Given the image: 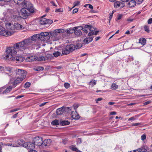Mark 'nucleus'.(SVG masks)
<instances>
[{
	"instance_id": "f257e3e1",
	"label": "nucleus",
	"mask_w": 152,
	"mask_h": 152,
	"mask_svg": "<svg viewBox=\"0 0 152 152\" xmlns=\"http://www.w3.org/2000/svg\"><path fill=\"white\" fill-rule=\"evenodd\" d=\"M33 45H35V44L34 43V41L31 37L16 43L14 46L16 51H23L26 49L31 48Z\"/></svg>"
},
{
	"instance_id": "f03ea898",
	"label": "nucleus",
	"mask_w": 152,
	"mask_h": 152,
	"mask_svg": "<svg viewBox=\"0 0 152 152\" xmlns=\"http://www.w3.org/2000/svg\"><path fill=\"white\" fill-rule=\"evenodd\" d=\"M24 8L20 10V13L21 17L23 18H26L30 15L31 13L34 12V10L32 9V4L29 2H24L22 4Z\"/></svg>"
},
{
	"instance_id": "7ed1b4c3",
	"label": "nucleus",
	"mask_w": 152,
	"mask_h": 152,
	"mask_svg": "<svg viewBox=\"0 0 152 152\" xmlns=\"http://www.w3.org/2000/svg\"><path fill=\"white\" fill-rule=\"evenodd\" d=\"M34 43L37 45V42L40 40L43 41H47L50 39V33L45 32L40 33V34H34L31 37Z\"/></svg>"
},
{
	"instance_id": "20e7f679",
	"label": "nucleus",
	"mask_w": 152,
	"mask_h": 152,
	"mask_svg": "<svg viewBox=\"0 0 152 152\" xmlns=\"http://www.w3.org/2000/svg\"><path fill=\"white\" fill-rule=\"evenodd\" d=\"M16 48L14 46V47H10L7 49L6 50L7 58L12 59L17 53L16 51Z\"/></svg>"
},
{
	"instance_id": "39448f33",
	"label": "nucleus",
	"mask_w": 152,
	"mask_h": 152,
	"mask_svg": "<svg viewBox=\"0 0 152 152\" xmlns=\"http://www.w3.org/2000/svg\"><path fill=\"white\" fill-rule=\"evenodd\" d=\"M20 142L21 143H20L19 145L20 146H23V147L27 148L28 149L32 150L34 148L35 145L34 142H24L23 140H20L18 141V143Z\"/></svg>"
},
{
	"instance_id": "423d86ee",
	"label": "nucleus",
	"mask_w": 152,
	"mask_h": 152,
	"mask_svg": "<svg viewBox=\"0 0 152 152\" xmlns=\"http://www.w3.org/2000/svg\"><path fill=\"white\" fill-rule=\"evenodd\" d=\"M64 30L63 29H56L54 31L50 32V38H54L56 40L58 39L60 33H63Z\"/></svg>"
},
{
	"instance_id": "0eeeda50",
	"label": "nucleus",
	"mask_w": 152,
	"mask_h": 152,
	"mask_svg": "<svg viewBox=\"0 0 152 152\" xmlns=\"http://www.w3.org/2000/svg\"><path fill=\"white\" fill-rule=\"evenodd\" d=\"M83 29V27L81 26H79L77 27H75L72 29L69 28L67 30V32L68 33L70 34L74 32L76 35H80L82 34L81 30Z\"/></svg>"
},
{
	"instance_id": "6e6552de",
	"label": "nucleus",
	"mask_w": 152,
	"mask_h": 152,
	"mask_svg": "<svg viewBox=\"0 0 152 152\" xmlns=\"http://www.w3.org/2000/svg\"><path fill=\"white\" fill-rule=\"evenodd\" d=\"M71 107H63L56 110V112L58 115H64L66 113L69 112L71 110Z\"/></svg>"
},
{
	"instance_id": "1a4fd4ad",
	"label": "nucleus",
	"mask_w": 152,
	"mask_h": 152,
	"mask_svg": "<svg viewBox=\"0 0 152 152\" xmlns=\"http://www.w3.org/2000/svg\"><path fill=\"white\" fill-rule=\"evenodd\" d=\"M75 50L74 45L71 44L67 45L62 50V54L66 55Z\"/></svg>"
},
{
	"instance_id": "9d476101",
	"label": "nucleus",
	"mask_w": 152,
	"mask_h": 152,
	"mask_svg": "<svg viewBox=\"0 0 152 152\" xmlns=\"http://www.w3.org/2000/svg\"><path fill=\"white\" fill-rule=\"evenodd\" d=\"M15 73L16 76L25 79L27 74V72L25 70L18 69H16L15 70Z\"/></svg>"
},
{
	"instance_id": "9b49d317",
	"label": "nucleus",
	"mask_w": 152,
	"mask_h": 152,
	"mask_svg": "<svg viewBox=\"0 0 152 152\" xmlns=\"http://www.w3.org/2000/svg\"><path fill=\"white\" fill-rule=\"evenodd\" d=\"M43 138L42 137L37 136L35 137L33 140L35 145L40 146L42 145L43 143Z\"/></svg>"
},
{
	"instance_id": "f8f14e48",
	"label": "nucleus",
	"mask_w": 152,
	"mask_h": 152,
	"mask_svg": "<svg viewBox=\"0 0 152 152\" xmlns=\"http://www.w3.org/2000/svg\"><path fill=\"white\" fill-rule=\"evenodd\" d=\"M53 23L51 20L43 18L39 21V24L41 25L51 24Z\"/></svg>"
},
{
	"instance_id": "ddd939ff",
	"label": "nucleus",
	"mask_w": 152,
	"mask_h": 152,
	"mask_svg": "<svg viewBox=\"0 0 152 152\" xmlns=\"http://www.w3.org/2000/svg\"><path fill=\"white\" fill-rule=\"evenodd\" d=\"M11 35L10 32L5 30L4 28L0 26V35L7 36H10Z\"/></svg>"
},
{
	"instance_id": "4468645a",
	"label": "nucleus",
	"mask_w": 152,
	"mask_h": 152,
	"mask_svg": "<svg viewBox=\"0 0 152 152\" xmlns=\"http://www.w3.org/2000/svg\"><path fill=\"white\" fill-rule=\"evenodd\" d=\"M86 27L88 28V30L90 31V32L88 34V35L89 36L92 35H96L99 32V31H95V28L92 27L91 26L87 25Z\"/></svg>"
},
{
	"instance_id": "2eb2a0df",
	"label": "nucleus",
	"mask_w": 152,
	"mask_h": 152,
	"mask_svg": "<svg viewBox=\"0 0 152 152\" xmlns=\"http://www.w3.org/2000/svg\"><path fill=\"white\" fill-rule=\"evenodd\" d=\"M24 79L25 78H22V77H19V76H18L15 79L14 81L13 82V84L15 86L18 84L21 83Z\"/></svg>"
},
{
	"instance_id": "dca6fc26",
	"label": "nucleus",
	"mask_w": 152,
	"mask_h": 152,
	"mask_svg": "<svg viewBox=\"0 0 152 152\" xmlns=\"http://www.w3.org/2000/svg\"><path fill=\"white\" fill-rule=\"evenodd\" d=\"M5 25L7 29L11 31L13 33L15 31H14V24L10 23H5Z\"/></svg>"
},
{
	"instance_id": "f3484780",
	"label": "nucleus",
	"mask_w": 152,
	"mask_h": 152,
	"mask_svg": "<svg viewBox=\"0 0 152 152\" xmlns=\"http://www.w3.org/2000/svg\"><path fill=\"white\" fill-rule=\"evenodd\" d=\"M11 60L14 61H16L17 62H21L23 61V57L20 56L15 55Z\"/></svg>"
},
{
	"instance_id": "a211bd4d",
	"label": "nucleus",
	"mask_w": 152,
	"mask_h": 152,
	"mask_svg": "<svg viewBox=\"0 0 152 152\" xmlns=\"http://www.w3.org/2000/svg\"><path fill=\"white\" fill-rule=\"evenodd\" d=\"M114 6L115 7L121 8L124 7V5L123 3L120 1H117L114 3Z\"/></svg>"
},
{
	"instance_id": "6ab92c4d",
	"label": "nucleus",
	"mask_w": 152,
	"mask_h": 152,
	"mask_svg": "<svg viewBox=\"0 0 152 152\" xmlns=\"http://www.w3.org/2000/svg\"><path fill=\"white\" fill-rule=\"evenodd\" d=\"M71 115V117L74 119H78L80 117L79 115L76 111L75 112L72 111Z\"/></svg>"
},
{
	"instance_id": "aec40b11",
	"label": "nucleus",
	"mask_w": 152,
	"mask_h": 152,
	"mask_svg": "<svg viewBox=\"0 0 152 152\" xmlns=\"http://www.w3.org/2000/svg\"><path fill=\"white\" fill-rule=\"evenodd\" d=\"M1 88H2V91L0 92V94L1 93L4 94H6L10 92V91L12 90V87L10 86L9 87H7L5 90L4 91V87H2Z\"/></svg>"
},
{
	"instance_id": "412c9836",
	"label": "nucleus",
	"mask_w": 152,
	"mask_h": 152,
	"mask_svg": "<svg viewBox=\"0 0 152 152\" xmlns=\"http://www.w3.org/2000/svg\"><path fill=\"white\" fill-rule=\"evenodd\" d=\"M51 140L50 139L45 140L44 141H43L42 145L45 146H49L51 144Z\"/></svg>"
},
{
	"instance_id": "4be33fe9",
	"label": "nucleus",
	"mask_w": 152,
	"mask_h": 152,
	"mask_svg": "<svg viewBox=\"0 0 152 152\" xmlns=\"http://www.w3.org/2000/svg\"><path fill=\"white\" fill-rule=\"evenodd\" d=\"M14 31L22 29L23 26L18 23H15L14 24Z\"/></svg>"
},
{
	"instance_id": "5701e85b",
	"label": "nucleus",
	"mask_w": 152,
	"mask_h": 152,
	"mask_svg": "<svg viewBox=\"0 0 152 152\" xmlns=\"http://www.w3.org/2000/svg\"><path fill=\"white\" fill-rule=\"evenodd\" d=\"M27 60L29 61H35L37 60V56H31L28 57Z\"/></svg>"
},
{
	"instance_id": "b1692460",
	"label": "nucleus",
	"mask_w": 152,
	"mask_h": 152,
	"mask_svg": "<svg viewBox=\"0 0 152 152\" xmlns=\"http://www.w3.org/2000/svg\"><path fill=\"white\" fill-rule=\"evenodd\" d=\"M146 42V39L145 38H141L139 39V42L143 45H145Z\"/></svg>"
},
{
	"instance_id": "393cba45",
	"label": "nucleus",
	"mask_w": 152,
	"mask_h": 152,
	"mask_svg": "<svg viewBox=\"0 0 152 152\" xmlns=\"http://www.w3.org/2000/svg\"><path fill=\"white\" fill-rule=\"evenodd\" d=\"M93 40V38L92 37H89L85 39L84 40V42L85 44H88Z\"/></svg>"
},
{
	"instance_id": "a878e982",
	"label": "nucleus",
	"mask_w": 152,
	"mask_h": 152,
	"mask_svg": "<svg viewBox=\"0 0 152 152\" xmlns=\"http://www.w3.org/2000/svg\"><path fill=\"white\" fill-rule=\"evenodd\" d=\"M136 4V1L133 0L130 1L128 3V5L130 7H134Z\"/></svg>"
},
{
	"instance_id": "bb28decb",
	"label": "nucleus",
	"mask_w": 152,
	"mask_h": 152,
	"mask_svg": "<svg viewBox=\"0 0 152 152\" xmlns=\"http://www.w3.org/2000/svg\"><path fill=\"white\" fill-rule=\"evenodd\" d=\"M15 3L18 4H21L22 6V4L24 2H28L25 1V0H13Z\"/></svg>"
},
{
	"instance_id": "cd10ccee",
	"label": "nucleus",
	"mask_w": 152,
	"mask_h": 152,
	"mask_svg": "<svg viewBox=\"0 0 152 152\" xmlns=\"http://www.w3.org/2000/svg\"><path fill=\"white\" fill-rule=\"evenodd\" d=\"M51 124L52 125H53V126H55V125H59V124H60V121H59L58 120L56 119V120L53 121L51 122Z\"/></svg>"
},
{
	"instance_id": "c85d7f7f",
	"label": "nucleus",
	"mask_w": 152,
	"mask_h": 152,
	"mask_svg": "<svg viewBox=\"0 0 152 152\" xmlns=\"http://www.w3.org/2000/svg\"><path fill=\"white\" fill-rule=\"evenodd\" d=\"M45 61L51 59L52 57V55L50 54H47L44 56Z\"/></svg>"
},
{
	"instance_id": "c756f323",
	"label": "nucleus",
	"mask_w": 152,
	"mask_h": 152,
	"mask_svg": "<svg viewBox=\"0 0 152 152\" xmlns=\"http://www.w3.org/2000/svg\"><path fill=\"white\" fill-rule=\"evenodd\" d=\"M70 124V122L66 121H60V124L62 126H64L69 125Z\"/></svg>"
},
{
	"instance_id": "7c9ffc66",
	"label": "nucleus",
	"mask_w": 152,
	"mask_h": 152,
	"mask_svg": "<svg viewBox=\"0 0 152 152\" xmlns=\"http://www.w3.org/2000/svg\"><path fill=\"white\" fill-rule=\"evenodd\" d=\"M118 86L115 83H113L111 86V89L113 90H115L118 89Z\"/></svg>"
},
{
	"instance_id": "2f4dec72",
	"label": "nucleus",
	"mask_w": 152,
	"mask_h": 152,
	"mask_svg": "<svg viewBox=\"0 0 152 152\" xmlns=\"http://www.w3.org/2000/svg\"><path fill=\"white\" fill-rule=\"evenodd\" d=\"M138 152H152V151L147 152L146 149L143 148H138Z\"/></svg>"
},
{
	"instance_id": "473e14b6",
	"label": "nucleus",
	"mask_w": 152,
	"mask_h": 152,
	"mask_svg": "<svg viewBox=\"0 0 152 152\" xmlns=\"http://www.w3.org/2000/svg\"><path fill=\"white\" fill-rule=\"evenodd\" d=\"M5 69L6 71H8L10 72H12V68L11 67L7 66L5 67Z\"/></svg>"
},
{
	"instance_id": "72a5a7b5",
	"label": "nucleus",
	"mask_w": 152,
	"mask_h": 152,
	"mask_svg": "<svg viewBox=\"0 0 152 152\" xmlns=\"http://www.w3.org/2000/svg\"><path fill=\"white\" fill-rule=\"evenodd\" d=\"M39 61H45L44 59V56H40L39 57H37V60Z\"/></svg>"
},
{
	"instance_id": "f704fd0d",
	"label": "nucleus",
	"mask_w": 152,
	"mask_h": 152,
	"mask_svg": "<svg viewBox=\"0 0 152 152\" xmlns=\"http://www.w3.org/2000/svg\"><path fill=\"white\" fill-rule=\"evenodd\" d=\"M81 44L78 43L75 46L74 45L75 50L81 48L82 46Z\"/></svg>"
},
{
	"instance_id": "c9c22d12",
	"label": "nucleus",
	"mask_w": 152,
	"mask_h": 152,
	"mask_svg": "<svg viewBox=\"0 0 152 152\" xmlns=\"http://www.w3.org/2000/svg\"><path fill=\"white\" fill-rule=\"evenodd\" d=\"M96 81L94 80H93L91 81H90L89 83V84L91 85L92 86H94V85H96Z\"/></svg>"
},
{
	"instance_id": "e433bc0d",
	"label": "nucleus",
	"mask_w": 152,
	"mask_h": 152,
	"mask_svg": "<svg viewBox=\"0 0 152 152\" xmlns=\"http://www.w3.org/2000/svg\"><path fill=\"white\" fill-rule=\"evenodd\" d=\"M61 54V53L59 51H57L55 53H53V54L55 57H57L60 56Z\"/></svg>"
},
{
	"instance_id": "4c0bfd02",
	"label": "nucleus",
	"mask_w": 152,
	"mask_h": 152,
	"mask_svg": "<svg viewBox=\"0 0 152 152\" xmlns=\"http://www.w3.org/2000/svg\"><path fill=\"white\" fill-rule=\"evenodd\" d=\"M31 85L30 83L28 82H26L24 85V87L25 88H27L30 87Z\"/></svg>"
},
{
	"instance_id": "58836bf2",
	"label": "nucleus",
	"mask_w": 152,
	"mask_h": 152,
	"mask_svg": "<svg viewBox=\"0 0 152 152\" xmlns=\"http://www.w3.org/2000/svg\"><path fill=\"white\" fill-rule=\"evenodd\" d=\"M44 69V68L42 67L38 66L37 67L36 69H35V70L37 71H42Z\"/></svg>"
},
{
	"instance_id": "ea45409f",
	"label": "nucleus",
	"mask_w": 152,
	"mask_h": 152,
	"mask_svg": "<svg viewBox=\"0 0 152 152\" xmlns=\"http://www.w3.org/2000/svg\"><path fill=\"white\" fill-rule=\"evenodd\" d=\"M144 28L145 31L148 33H149L150 32V30L148 26H144Z\"/></svg>"
},
{
	"instance_id": "a19ab883",
	"label": "nucleus",
	"mask_w": 152,
	"mask_h": 152,
	"mask_svg": "<svg viewBox=\"0 0 152 152\" xmlns=\"http://www.w3.org/2000/svg\"><path fill=\"white\" fill-rule=\"evenodd\" d=\"M87 25H86L85 27L84 28H83V30L84 31L85 33H87L88 31V28H86V26Z\"/></svg>"
},
{
	"instance_id": "79ce46f5",
	"label": "nucleus",
	"mask_w": 152,
	"mask_h": 152,
	"mask_svg": "<svg viewBox=\"0 0 152 152\" xmlns=\"http://www.w3.org/2000/svg\"><path fill=\"white\" fill-rule=\"evenodd\" d=\"M19 144H16L14 142H13L12 143H11V146L13 147H18L19 145H20Z\"/></svg>"
},
{
	"instance_id": "37998d69",
	"label": "nucleus",
	"mask_w": 152,
	"mask_h": 152,
	"mask_svg": "<svg viewBox=\"0 0 152 152\" xmlns=\"http://www.w3.org/2000/svg\"><path fill=\"white\" fill-rule=\"evenodd\" d=\"M64 86L66 88H68L70 87V84L68 83H66L64 84Z\"/></svg>"
},
{
	"instance_id": "c03bdc74",
	"label": "nucleus",
	"mask_w": 152,
	"mask_h": 152,
	"mask_svg": "<svg viewBox=\"0 0 152 152\" xmlns=\"http://www.w3.org/2000/svg\"><path fill=\"white\" fill-rule=\"evenodd\" d=\"M80 2L79 1H77L74 2L73 3L74 6L72 8L74 7H75L78 5L80 4Z\"/></svg>"
},
{
	"instance_id": "a18cd8bd",
	"label": "nucleus",
	"mask_w": 152,
	"mask_h": 152,
	"mask_svg": "<svg viewBox=\"0 0 152 152\" xmlns=\"http://www.w3.org/2000/svg\"><path fill=\"white\" fill-rule=\"evenodd\" d=\"M79 106V105L78 104H75L73 105L72 107H73L75 110H76Z\"/></svg>"
},
{
	"instance_id": "49530a36",
	"label": "nucleus",
	"mask_w": 152,
	"mask_h": 152,
	"mask_svg": "<svg viewBox=\"0 0 152 152\" xmlns=\"http://www.w3.org/2000/svg\"><path fill=\"white\" fill-rule=\"evenodd\" d=\"M141 139L142 140H144L146 139V136L145 134H143L141 136Z\"/></svg>"
},
{
	"instance_id": "de8ad7c7",
	"label": "nucleus",
	"mask_w": 152,
	"mask_h": 152,
	"mask_svg": "<svg viewBox=\"0 0 152 152\" xmlns=\"http://www.w3.org/2000/svg\"><path fill=\"white\" fill-rule=\"evenodd\" d=\"M55 12H63V10L61 9H56Z\"/></svg>"
},
{
	"instance_id": "09e8293b",
	"label": "nucleus",
	"mask_w": 152,
	"mask_h": 152,
	"mask_svg": "<svg viewBox=\"0 0 152 152\" xmlns=\"http://www.w3.org/2000/svg\"><path fill=\"white\" fill-rule=\"evenodd\" d=\"M141 124V123H133L132 124V126H138L139 125H140Z\"/></svg>"
},
{
	"instance_id": "8fccbe9b",
	"label": "nucleus",
	"mask_w": 152,
	"mask_h": 152,
	"mask_svg": "<svg viewBox=\"0 0 152 152\" xmlns=\"http://www.w3.org/2000/svg\"><path fill=\"white\" fill-rule=\"evenodd\" d=\"M136 119V118L134 117H132L131 118H129L128 121H134Z\"/></svg>"
},
{
	"instance_id": "3c124183",
	"label": "nucleus",
	"mask_w": 152,
	"mask_h": 152,
	"mask_svg": "<svg viewBox=\"0 0 152 152\" xmlns=\"http://www.w3.org/2000/svg\"><path fill=\"white\" fill-rule=\"evenodd\" d=\"M148 23L149 24L152 23V18H150L148 20Z\"/></svg>"
},
{
	"instance_id": "603ef678",
	"label": "nucleus",
	"mask_w": 152,
	"mask_h": 152,
	"mask_svg": "<svg viewBox=\"0 0 152 152\" xmlns=\"http://www.w3.org/2000/svg\"><path fill=\"white\" fill-rule=\"evenodd\" d=\"M122 15H118L117 17V20H119L122 18Z\"/></svg>"
},
{
	"instance_id": "864d4df0",
	"label": "nucleus",
	"mask_w": 152,
	"mask_h": 152,
	"mask_svg": "<svg viewBox=\"0 0 152 152\" xmlns=\"http://www.w3.org/2000/svg\"><path fill=\"white\" fill-rule=\"evenodd\" d=\"M78 10L77 9H74L73 10V13H76L78 12Z\"/></svg>"
},
{
	"instance_id": "5fc2aeb1",
	"label": "nucleus",
	"mask_w": 152,
	"mask_h": 152,
	"mask_svg": "<svg viewBox=\"0 0 152 152\" xmlns=\"http://www.w3.org/2000/svg\"><path fill=\"white\" fill-rule=\"evenodd\" d=\"M151 102L150 101H147L145 102L144 103V105H147L149 104H150V103H151Z\"/></svg>"
},
{
	"instance_id": "6e6d98bb",
	"label": "nucleus",
	"mask_w": 152,
	"mask_h": 152,
	"mask_svg": "<svg viewBox=\"0 0 152 152\" xmlns=\"http://www.w3.org/2000/svg\"><path fill=\"white\" fill-rule=\"evenodd\" d=\"M144 0H136L138 4H140L142 3Z\"/></svg>"
},
{
	"instance_id": "4d7b16f0",
	"label": "nucleus",
	"mask_w": 152,
	"mask_h": 152,
	"mask_svg": "<svg viewBox=\"0 0 152 152\" xmlns=\"http://www.w3.org/2000/svg\"><path fill=\"white\" fill-rule=\"evenodd\" d=\"M23 95H19L16 96V99H19L23 97Z\"/></svg>"
},
{
	"instance_id": "13d9d810",
	"label": "nucleus",
	"mask_w": 152,
	"mask_h": 152,
	"mask_svg": "<svg viewBox=\"0 0 152 152\" xmlns=\"http://www.w3.org/2000/svg\"><path fill=\"white\" fill-rule=\"evenodd\" d=\"M116 114V113L115 111L111 112H110V114L111 115H114Z\"/></svg>"
},
{
	"instance_id": "bf43d9fd",
	"label": "nucleus",
	"mask_w": 152,
	"mask_h": 152,
	"mask_svg": "<svg viewBox=\"0 0 152 152\" xmlns=\"http://www.w3.org/2000/svg\"><path fill=\"white\" fill-rule=\"evenodd\" d=\"M133 19H132V18H128L127 19V20L128 21H129V22H132V21H133Z\"/></svg>"
},
{
	"instance_id": "052dcab7",
	"label": "nucleus",
	"mask_w": 152,
	"mask_h": 152,
	"mask_svg": "<svg viewBox=\"0 0 152 152\" xmlns=\"http://www.w3.org/2000/svg\"><path fill=\"white\" fill-rule=\"evenodd\" d=\"M113 15V13H112L111 14H110V16L109 17V19L111 20V19L112 18Z\"/></svg>"
},
{
	"instance_id": "680f3d73",
	"label": "nucleus",
	"mask_w": 152,
	"mask_h": 152,
	"mask_svg": "<svg viewBox=\"0 0 152 152\" xmlns=\"http://www.w3.org/2000/svg\"><path fill=\"white\" fill-rule=\"evenodd\" d=\"M50 3H51L52 4V5L53 6H55V7H56V6H57V5H56V4H55V3H54L53 1H51L50 2Z\"/></svg>"
},
{
	"instance_id": "e2e57ef3",
	"label": "nucleus",
	"mask_w": 152,
	"mask_h": 152,
	"mask_svg": "<svg viewBox=\"0 0 152 152\" xmlns=\"http://www.w3.org/2000/svg\"><path fill=\"white\" fill-rule=\"evenodd\" d=\"M102 100V98H98V99H97L96 101V102L98 103V101H100Z\"/></svg>"
},
{
	"instance_id": "0e129e2a",
	"label": "nucleus",
	"mask_w": 152,
	"mask_h": 152,
	"mask_svg": "<svg viewBox=\"0 0 152 152\" xmlns=\"http://www.w3.org/2000/svg\"><path fill=\"white\" fill-rule=\"evenodd\" d=\"M138 149L136 150H134L133 151H129L128 152H138Z\"/></svg>"
},
{
	"instance_id": "69168bd1",
	"label": "nucleus",
	"mask_w": 152,
	"mask_h": 152,
	"mask_svg": "<svg viewBox=\"0 0 152 152\" xmlns=\"http://www.w3.org/2000/svg\"><path fill=\"white\" fill-rule=\"evenodd\" d=\"M88 7L90 8L91 10H92L93 9V6L90 4H89V5H88Z\"/></svg>"
},
{
	"instance_id": "338daca9",
	"label": "nucleus",
	"mask_w": 152,
	"mask_h": 152,
	"mask_svg": "<svg viewBox=\"0 0 152 152\" xmlns=\"http://www.w3.org/2000/svg\"><path fill=\"white\" fill-rule=\"evenodd\" d=\"M115 103L114 102H109L108 104L109 105H112L115 104Z\"/></svg>"
},
{
	"instance_id": "774afa93",
	"label": "nucleus",
	"mask_w": 152,
	"mask_h": 152,
	"mask_svg": "<svg viewBox=\"0 0 152 152\" xmlns=\"http://www.w3.org/2000/svg\"><path fill=\"white\" fill-rule=\"evenodd\" d=\"M29 151V152H37L36 150H33V149L32 150H30Z\"/></svg>"
}]
</instances>
